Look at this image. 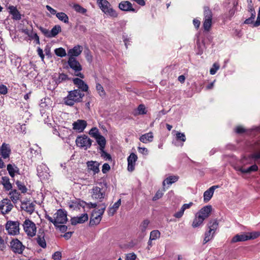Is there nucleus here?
I'll return each mask as SVG.
<instances>
[{
	"label": "nucleus",
	"mask_w": 260,
	"mask_h": 260,
	"mask_svg": "<svg viewBox=\"0 0 260 260\" xmlns=\"http://www.w3.org/2000/svg\"><path fill=\"white\" fill-rule=\"evenodd\" d=\"M252 158L257 159L260 158V150L257 152H255L254 154L252 155Z\"/></svg>",
	"instance_id": "774afa93"
},
{
	"label": "nucleus",
	"mask_w": 260,
	"mask_h": 260,
	"mask_svg": "<svg viewBox=\"0 0 260 260\" xmlns=\"http://www.w3.org/2000/svg\"><path fill=\"white\" fill-rule=\"evenodd\" d=\"M39 29L47 38H49V30L46 28L40 26Z\"/></svg>",
	"instance_id": "5fc2aeb1"
},
{
	"label": "nucleus",
	"mask_w": 260,
	"mask_h": 260,
	"mask_svg": "<svg viewBox=\"0 0 260 260\" xmlns=\"http://www.w3.org/2000/svg\"><path fill=\"white\" fill-rule=\"evenodd\" d=\"M260 235L259 232H253L247 233L246 234H237L235 235L232 239V243L238 242L245 241L248 240L254 239Z\"/></svg>",
	"instance_id": "39448f33"
},
{
	"label": "nucleus",
	"mask_w": 260,
	"mask_h": 260,
	"mask_svg": "<svg viewBox=\"0 0 260 260\" xmlns=\"http://www.w3.org/2000/svg\"><path fill=\"white\" fill-rule=\"evenodd\" d=\"M138 157L137 155L134 153H132L127 158V170L132 172L135 170L136 162L137 160Z\"/></svg>",
	"instance_id": "a211bd4d"
},
{
	"label": "nucleus",
	"mask_w": 260,
	"mask_h": 260,
	"mask_svg": "<svg viewBox=\"0 0 260 260\" xmlns=\"http://www.w3.org/2000/svg\"><path fill=\"white\" fill-rule=\"evenodd\" d=\"M8 92L7 87L4 85H0V93L3 94H6Z\"/></svg>",
	"instance_id": "4d7b16f0"
},
{
	"label": "nucleus",
	"mask_w": 260,
	"mask_h": 260,
	"mask_svg": "<svg viewBox=\"0 0 260 260\" xmlns=\"http://www.w3.org/2000/svg\"><path fill=\"white\" fill-rule=\"evenodd\" d=\"M13 208V205L8 199H4L0 203V210L4 215L9 213Z\"/></svg>",
	"instance_id": "ddd939ff"
},
{
	"label": "nucleus",
	"mask_w": 260,
	"mask_h": 260,
	"mask_svg": "<svg viewBox=\"0 0 260 260\" xmlns=\"http://www.w3.org/2000/svg\"><path fill=\"white\" fill-rule=\"evenodd\" d=\"M90 193L92 199L102 201L105 198V190L103 187L95 186L93 187Z\"/></svg>",
	"instance_id": "9b49d317"
},
{
	"label": "nucleus",
	"mask_w": 260,
	"mask_h": 260,
	"mask_svg": "<svg viewBox=\"0 0 260 260\" xmlns=\"http://www.w3.org/2000/svg\"><path fill=\"white\" fill-rule=\"evenodd\" d=\"M2 184H3L5 188L9 190L11 189L12 187L11 183L10 182L9 179L8 177H3L2 178Z\"/></svg>",
	"instance_id": "c9c22d12"
},
{
	"label": "nucleus",
	"mask_w": 260,
	"mask_h": 260,
	"mask_svg": "<svg viewBox=\"0 0 260 260\" xmlns=\"http://www.w3.org/2000/svg\"><path fill=\"white\" fill-rule=\"evenodd\" d=\"M76 144L77 146L86 150L90 147L92 140L87 136L82 135L77 137Z\"/></svg>",
	"instance_id": "1a4fd4ad"
},
{
	"label": "nucleus",
	"mask_w": 260,
	"mask_h": 260,
	"mask_svg": "<svg viewBox=\"0 0 260 260\" xmlns=\"http://www.w3.org/2000/svg\"><path fill=\"white\" fill-rule=\"evenodd\" d=\"M16 184L17 185V187L18 188V189L19 190H20L23 193H24V192H26V191H27V188H26V187L22 184L19 181H17L16 182Z\"/></svg>",
	"instance_id": "603ef678"
},
{
	"label": "nucleus",
	"mask_w": 260,
	"mask_h": 260,
	"mask_svg": "<svg viewBox=\"0 0 260 260\" xmlns=\"http://www.w3.org/2000/svg\"><path fill=\"white\" fill-rule=\"evenodd\" d=\"M11 200L13 203H16L20 200V193L16 190H14L9 193Z\"/></svg>",
	"instance_id": "c756f323"
},
{
	"label": "nucleus",
	"mask_w": 260,
	"mask_h": 260,
	"mask_svg": "<svg viewBox=\"0 0 260 260\" xmlns=\"http://www.w3.org/2000/svg\"><path fill=\"white\" fill-rule=\"evenodd\" d=\"M258 169V167L256 165H252L250 167L245 169V168H240V171L243 173H250L252 172H254L257 171Z\"/></svg>",
	"instance_id": "f704fd0d"
},
{
	"label": "nucleus",
	"mask_w": 260,
	"mask_h": 260,
	"mask_svg": "<svg viewBox=\"0 0 260 260\" xmlns=\"http://www.w3.org/2000/svg\"><path fill=\"white\" fill-rule=\"evenodd\" d=\"M102 156L106 160H111V155L105 152H103V153L102 154Z\"/></svg>",
	"instance_id": "e2e57ef3"
},
{
	"label": "nucleus",
	"mask_w": 260,
	"mask_h": 260,
	"mask_svg": "<svg viewBox=\"0 0 260 260\" xmlns=\"http://www.w3.org/2000/svg\"><path fill=\"white\" fill-rule=\"evenodd\" d=\"M153 136L151 132H149L142 135L140 137V141L144 143H147L153 141Z\"/></svg>",
	"instance_id": "cd10ccee"
},
{
	"label": "nucleus",
	"mask_w": 260,
	"mask_h": 260,
	"mask_svg": "<svg viewBox=\"0 0 260 260\" xmlns=\"http://www.w3.org/2000/svg\"><path fill=\"white\" fill-rule=\"evenodd\" d=\"M73 8L77 12L81 14H85L87 11L86 9L83 8L78 4L74 5L73 6Z\"/></svg>",
	"instance_id": "79ce46f5"
},
{
	"label": "nucleus",
	"mask_w": 260,
	"mask_h": 260,
	"mask_svg": "<svg viewBox=\"0 0 260 260\" xmlns=\"http://www.w3.org/2000/svg\"><path fill=\"white\" fill-rule=\"evenodd\" d=\"M68 205L70 209L74 210L79 209L80 207L84 208L86 203L80 200L75 199L69 202Z\"/></svg>",
	"instance_id": "dca6fc26"
},
{
	"label": "nucleus",
	"mask_w": 260,
	"mask_h": 260,
	"mask_svg": "<svg viewBox=\"0 0 260 260\" xmlns=\"http://www.w3.org/2000/svg\"><path fill=\"white\" fill-rule=\"evenodd\" d=\"M219 69V65L217 63H214L212 67L210 70V73L211 75H214L217 70Z\"/></svg>",
	"instance_id": "49530a36"
},
{
	"label": "nucleus",
	"mask_w": 260,
	"mask_h": 260,
	"mask_svg": "<svg viewBox=\"0 0 260 260\" xmlns=\"http://www.w3.org/2000/svg\"><path fill=\"white\" fill-rule=\"evenodd\" d=\"M46 9L49 11V12L52 15H56L57 13H56V11L51 8L50 6L47 5L46 6Z\"/></svg>",
	"instance_id": "338daca9"
},
{
	"label": "nucleus",
	"mask_w": 260,
	"mask_h": 260,
	"mask_svg": "<svg viewBox=\"0 0 260 260\" xmlns=\"http://www.w3.org/2000/svg\"><path fill=\"white\" fill-rule=\"evenodd\" d=\"M73 83L75 84L81 91L86 92L88 90V86L82 80L76 78L73 79Z\"/></svg>",
	"instance_id": "6ab92c4d"
},
{
	"label": "nucleus",
	"mask_w": 260,
	"mask_h": 260,
	"mask_svg": "<svg viewBox=\"0 0 260 260\" xmlns=\"http://www.w3.org/2000/svg\"><path fill=\"white\" fill-rule=\"evenodd\" d=\"M45 234L43 232L38 233L37 237L36 238V241L37 243L42 248H45L46 247V243L44 238Z\"/></svg>",
	"instance_id": "bb28decb"
},
{
	"label": "nucleus",
	"mask_w": 260,
	"mask_h": 260,
	"mask_svg": "<svg viewBox=\"0 0 260 260\" xmlns=\"http://www.w3.org/2000/svg\"><path fill=\"white\" fill-rule=\"evenodd\" d=\"M100 8L105 13L112 17H116L117 14L115 11L110 8L109 3L106 0H98Z\"/></svg>",
	"instance_id": "6e6552de"
},
{
	"label": "nucleus",
	"mask_w": 260,
	"mask_h": 260,
	"mask_svg": "<svg viewBox=\"0 0 260 260\" xmlns=\"http://www.w3.org/2000/svg\"><path fill=\"white\" fill-rule=\"evenodd\" d=\"M11 247L13 251L19 254L22 253L24 246L22 243L17 239H13L10 243Z\"/></svg>",
	"instance_id": "4468645a"
},
{
	"label": "nucleus",
	"mask_w": 260,
	"mask_h": 260,
	"mask_svg": "<svg viewBox=\"0 0 260 260\" xmlns=\"http://www.w3.org/2000/svg\"><path fill=\"white\" fill-rule=\"evenodd\" d=\"M61 30L59 25H55L49 31V38L55 37Z\"/></svg>",
	"instance_id": "2f4dec72"
},
{
	"label": "nucleus",
	"mask_w": 260,
	"mask_h": 260,
	"mask_svg": "<svg viewBox=\"0 0 260 260\" xmlns=\"http://www.w3.org/2000/svg\"><path fill=\"white\" fill-rule=\"evenodd\" d=\"M249 11L251 13V16L250 17V18H251L252 20H254L255 17V12L252 6H250V7H249Z\"/></svg>",
	"instance_id": "13d9d810"
},
{
	"label": "nucleus",
	"mask_w": 260,
	"mask_h": 260,
	"mask_svg": "<svg viewBox=\"0 0 260 260\" xmlns=\"http://www.w3.org/2000/svg\"><path fill=\"white\" fill-rule=\"evenodd\" d=\"M6 230L8 234L16 235L19 233V222L17 221L9 220L6 224Z\"/></svg>",
	"instance_id": "9d476101"
},
{
	"label": "nucleus",
	"mask_w": 260,
	"mask_h": 260,
	"mask_svg": "<svg viewBox=\"0 0 260 260\" xmlns=\"http://www.w3.org/2000/svg\"><path fill=\"white\" fill-rule=\"evenodd\" d=\"M139 114H144L146 113L145 107L144 105L141 104L138 107Z\"/></svg>",
	"instance_id": "8fccbe9b"
},
{
	"label": "nucleus",
	"mask_w": 260,
	"mask_h": 260,
	"mask_svg": "<svg viewBox=\"0 0 260 260\" xmlns=\"http://www.w3.org/2000/svg\"><path fill=\"white\" fill-rule=\"evenodd\" d=\"M118 7L121 10L123 11L136 12L135 9L133 8L132 4L128 1H122L119 3Z\"/></svg>",
	"instance_id": "aec40b11"
},
{
	"label": "nucleus",
	"mask_w": 260,
	"mask_h": 260,
	"mask_svg": "<svg viewBox=\"0 0 260 260\" xmlns=\"http://www.w3.org/2000/svg\"><path fill=\"white\" fill-rule=\"evenodd\" d=\"M176 138L177 140H181L183 142H185L186 140V138L184 134L178 132H177L176 133Z\"/></svg>",
	"instance_id": "3c124183"
},
{
	"label": "nucleus",
	"mask_w": 260,
	"mask_h": 260,
	"mask_svg": "<svg viewBox=\"0 0 260 260\" xmlns=\"http://www.w3.org/2000/svg\"><path fill=\"white\" fill-rule=\"evenodd\" d=\"M55 54L59 57H63L67 55L65 49L62 47L56 48L54 50Z\"/></svg>",
	"instance_id": "58836bf2"
},
{
	"label": "nucleus",
	"mask_w": 260,
	"mask_h": 260,
	"mask_svg": "<svg viewBox=\"0 0 260 260\" xmlns=\"http://www.w3.org/2000/svg\"><path fill=\"white\" fill-rule=\"evenodd\" d=\"M192 205L193 203L192 202H190L188 204H184L181 208L184 211L186 209L190 208Z\"/></svg>",
	"instance_id": "0e129e2a"
},
{
	"label": "nucleus",
	"mask_w": 260,
	"mask_h": 260,
	"mask_svg": "<svg viewBox=\"0 0 260 260\" xmlns=\"http://www.w3.org/2000/svg\"><path fill=\"white\" fill-rule=\"evenodd\" d=\"M259 25H260V8L259 9V11L256 21L254 23V27L258 26Z\"/></svg>",
	"instance_id": "69168bd1"
},
{
	"label": "nucleus",
	"mask_w": 260,
	"mask_h": 260,
	"mask_svg": "<svg viewBox=\"0 0 260 260\" xmlns=\"http://www.w3.org/2000/svg\"><path fill=\"white\" fill-rule=\"evenodd\" d=\"M96 89L101 96L105 95V92L103 86L99 83H96Z\"/></svg>",
	"instance_id": "c03bdc74"
},
{
	"label": "nucleus",
	"mask_w": 260,
	"mask_h": 260,
	"mask_svg": "<svg viewBox=\"0 0 260 260\" xmlns=\"http://www.w3.org/2000/svg\"><path fill=\"white\" fill-rule=\"evenodd\" d=\"M23 230L26 235L29 237H34L37 232V227L35 223L29 219H26L23 223Z\"/></svg>",
	"instance_id": "423d86ee"
},
{
	"label": "nucleus",
	"mask_w": 260,
	"mask_h": 260,
	"mask_svg": "<svg viewBox=\"0 0 260 260\" xmlns=\"http://www.w3.org/2000/svg\"><path fill=\"white\" fill-rule=\"evenodd\" d=\"M46 218L53 224L57 226L59 224H64L67 221V212L61 209L58 210L53 215V217H51L48 215Z\"/></svg>",
	"instance_id": "20e7f679"
},
{
	"label": "nucleus",
	"mask_w": 260,
	"mask_h": 260,
	"mask_svg": "<svg viewBox=\"0 0 260 260\" xmlns=\"http://www.w3.org/2000/svg\"><path fill=\"white\" fill-rule=\"evenodd\" d=\"M61 258V253L59 251H56L52 255V258L54 260H60Z\"/></svg>",
	"instance_id": "864d4df0"
},
{
	"label": "nucleus",
	"mask_w": 260,
	"mask_h": 260,
	"mask_svg": "<svg viewBox=\"0 0 260 260\" xmlns=\"http://www.w3.org/2000/svg\"><path fill=\"white\" fill-rule=\"evenodd\" d=\"M29 37L30 39L35 40L37 44H40L39 37L38 36V35L37 34V33L32 31V33H31V34Z\"/></svg>",
	"instance_id": "09e8293b"
},
{
	"label": "nucleus",
	"mask_w": 260,
	"mask_h": 260,
	"mask_svg": "<svg viewBox=\"0 0 260 260\" xmlns=\"http://www.w3.org/2000/svg\"><path fill=\"white\" fill-rule=\"evenodd\" d=\"M82 47L80 45L75 46L73 48L70 49L68 51V55L70 57L79 56L82 51Z\"/></svg>",
	"instance_id": "a878e982"
},
{
	"label": "nucleus",
	"mask_w": 260,
	"mask_h": 260,
	"mask_svg": "<svg viewBox=\"0 0 260 260\" xmlns=\"http://www.w3.org/2000/svg\"><path fill=\"white\" fill-rule=\"evenodd\" d=\"M84 96V93L79 89L71 90L68 92V95L63 99L64 104L73 106L74 104L82 102Z\"/></svg>",
	"instance_id": "f03ea898"
},
{
	"label": "nucleus",
	"mask_w": 260,
	"mask_h": 260,
	"mask_svg": "<svg viewBox=\"0 0 260 260\" xmlns=\"http://www.w3.org/2000/svg\"><path fill=\"white\" fill-rule=\"evenodd\" d=\"M11 152L10 146L8 144L4 143L0 148V154L4 159L9 158Z\"/></svg>",
	"instance_id": "f3484780"
},
{
	"label": "nucleus",
	"mask_w": 260,
	"mask_h": 260,
	"mask_svg": "<svg viewBox=\"0 0 260 260\" xmlns=\"http://www.w3.org/2000/svg\"><path fill=\"white\" fill-rule=\"evenodd\" d=\"M88 170L92 171L94 174L98 173L100 171V164L96 161H89L87 162Z\"/></svg>",
	"instance_id": "b1692460"
},
{
	"label": "nucleus",
	"mask_w": 260,
	"mask_h": 260,
	"mask_svg": "<svg viewBox=\"0 0 260 260\" xmlns=\"http://www.w3.org/2000/svg\"><path fill=\"white\" fill-rule=\"evenodd\" d=\"M212 207L211 205H207L202 208L194 214V217L191 223L193 228H198L202 226L204 221L210 215Z\"/></svg>",
	"instance_id": "f257e3e1"
},
{
	"label": "nucleus",
	"mask_w": 260,
	"mask_h": 260,
	"mask_svg": "<svg viewBox=\"0 0 260 260\" xmlns=\"http://www.w3.org/2000/svg\"><path fill=\"white\" fill-rule=\"evenodd\" d=\"M160 236V233L158 230H153L150 232V240H155L158 239Z\"/></svg>",
	"instance_id": "a19ab883"
},
{
	"label": "nucleus",
	"mask_w": 260,
	"mask_h": 260,
	"mask_svg": "<svg viewBox=\"0 0 260 260\" xmlns=\"http://www.w3.org/2000/svg\"><path fill=\"white\" fill-rule=\"evenodd\" d=\"M212 19V13L211 11L207 7L204 8V21L203 23L204 28L205 30H209Z\"/></svg>",
	"instance_id": "f8f14e48"
},
{
	"label": "nucleus",
	"mask_w": 260,
	"mask_h": 260,
	"mask_svg": "<svg viewBox=\"0 0 260 260\" xmlns=\"http://www.w3.org/2000/svg\"><path fill=\"white\" fill-rule=\"evenodd\" d=\"M138 151L140 153L147 155L148 154V149L145 147H138Z\"/></svg>",
	"instance_id": "680f3d73"
},
{
	"label": "nucleus",
	"mask_w": 260,
	"mask_h": 260,
	"mask_svg": "<svg viewBox=\"0 0 260 260\" xmlns=\"http://www.w3.org/2000/svg\"><path fill=\"white\" fill-rule=\"evenodd\" d=\"M56 17L60 20L65 23H69V17L67 15L63 12H59L56 14Z\"/></svg>",
	"instance_id": "473e14b6"
},
{
	"label": "nucleus",
	"mask_w": 260,
	"mask_h": 260,
	"mask_svg": "<svg viewBox=\"0 0 260 260\" xmlns=\"http://www.w3.org/2000/svg\"><path fill=\"white\" fill-rule=\"evenodd\" d=\"M218 188V185H213L206 190L204 193V201L208 202L212 197L215 189Z\"/></svg>",
	"instance_id": "4be33fe9"
},
{
	"label": "nucleus",
	"mask_w": 260,
	"mask_h": 260,
	"mask_svg": "<svg viewBox=\"0 0 260 260\" xmlns=\"http://www.w3.org/2000/svg\"><path fill=\"white\" fill-rule=\"evenodd\" d=\"M179 177L178 176H170L163 181L162 185L164 186H165L166 184L171 185L177 181Z\"/></svg>",
	"instance_id": "c85d7f7f"
},
{
	"label": "nucleus",
	"mask_w": 260,
	"mask_h": 260,
	"mask_svg": "<svg viewBox=\"0 0 260 260\" xmlns=\"http://www.w3.org/2000/svg\"><path fill=\"white\" fill-rule=\"evenodd\" d=\"M89 134L94 138H96L97 137L100 135L99 130L96 127L92 128L90 130Z\"/></svg>",
	"instance_id": "a18cd8bd"
},
{
	"label": "nucleus",
	"mask_w": 260,
	"mask_h": 260,
	"mask_svg": "<svg viewBox=\"0 0 260 260\" xmlns=\"http://www.w3.org/2000/svg\"><path fill=\"white\" fill-rule=\"evenodd\" d=\"M136 255L134 253H128L126 255L125 260H135Z\"/></svg>",
	"instance_id": "bf43d9fd"
},
{
	"label": "nucleus",
	"mask_w": 260,
	"mask_h": 260,
	"mask_svg": "<svg viewBox=\"0 0 260 260\" xmlns=\"http://www.w3.org/2000/svg\"><path fill=\"white\" fill-rule=\"evenodd\" d=\"M87 126V122L84 120L78 119L73 123V129L78 133H82Z\"/></svg>",
	"instance_id": "2eb2a0df"
},
{
	"label": "nucleus",
	"mask_w": 260,
	"mask_h": 260,
	"mask_svg": "<svg viewBox=\"0 0 260 260\" xmlns=\"http://www.w3.org/2000/svg\"><path fill=\"white\" fill-rule=\"evenodd\" d=\"M218 226V222L216 220H213L210 222L209 223V229L210 231L213 232V234H214L215 231L217 229Z\"/></svg>",
	"instance_id": "72a5a7b5"
},
{
	"label": "nucleus",
	"mask_w": 260,
	"mask_h": 260,
	"mask_svg": "<svg viewBox=\"0 0 260 260\" xmlns=\"http://www.w3.org/2000/svg\"><path fill=\"white\" fill-rule=\"evenodd\" d=\"M68 64L71 68L75 71V76H78L81 78H84L83 74L80 72L82 70L81 66L75 57L72 56L70 57L68 60Z\"/></svg>",
	"instance_id": "0eeeda50"
},
{
	"label": "nucleus",
	"mask_w": 260,
	"mask_h": 260,
	"mask_svg": "<svg viewBox=\"0 0 260 260\" xmlns=\"http://www.w3.org/2000/svg\"><path fill=\"white\" fill-rule=\"evenodd\" d=\"M95 139H96L98 144L100 146V147L102 148H104L106 145L105 138L103 136L100 135Z\"/></svg>",
	"instance_id": "4c0bfd02"
},
{
	"label": "nucleus",
	"mask_w": 260,
	"mask_h": 260,
	"mask_svg": "<svg viewBox=\"0 0 260 260\" xmlns=\"http://www.w3.org/2000/svg\"><path fill=\"white\" fill-rule=\"evenodd\" d=\"M21 208L29 213H32L34 211V205L30 201L22 202Z\"/></svg>",
	"instance_id": "393cba45"
},
{
	"label": "nucleus",
	"mask_w": 260,
	"mask_h": 260,
	"mask_svg": "<svg viewBox=\"0 0 260 260\" xmlns=\"http://www.w3.org/2000/svg\"><path fill=\"white\" fill-rule=\"evenodd\" d=\"M88 219V216L87 213L82 214L80 216L74 217L71 219V223L72 225H76L78 223H82L86 221Z\"/></svg>",
	"instance_id": "412c9836"
},
{
	"label": "nucleus",
	"mask_w": 260,
	"mask_h": 260,
	"mask_svg": "<svg viewBox=\"0 0 260 260\" xmlns=\"http://www.w3.org/2000/svg\"><path fill=\"white\" fill-rule=\"evenodd\" d=\"M165 191V188L159 189L158 190H157L154 196L153 197V201H155L161 198L162 197Z\"/></svg>",
	"instance_id": "37998d69"
},
{
	"label": "nucleus",
	"mask_w": 260,
	"mask_h": 260,
	"mask_svg": "<svg viewBox=\"0 0 260 260\" xmlns=\"http://www.w3.org/2000/svg\"><path fill=\"white\" fill-rule=\"evenodd\" d=\"M7 170L9 172V175L12 177H14L15 176V174L16 173H18L19 172V169L16 166H13L11 164H9L7 165Z\"/></svg>",
	"instance_id": "7c9ffc66"
},
{
	"label": "nucleus",
	"mask_w": 260,
	"mask_h": 260,
	"mask_svg": "<svg viewBox=\"0 0 260 260\" xmlns=\"http://www.w3.org/2000/svg\"><path fill=\"white\" fill-rule=\"evenodd\" d=\"M9 12L12 15V18L14 20H19L21 19V14L16 7L10 6L8 7Z\"/></svg>",
	"instance_id": "5701e85b"
},
{
	"label": "nucleus",
	"mask_w": 260,
	"mask_h": 260,
	"mask_svg": "<svg viewBox=\"0 0 260 260\" xmlns=\"http://www.w3.org/2000/svg\"><path fill=\"white\" fill-rule=\"evenodd\" d=\"M214 234H213V232L209 230L205 233V237L203 240V243L206 244L208 241L211 240L214 236Z\"/></svg>",
	"instance_id": "ea45409f"
},
{
	"label": "nucleus",
	"mask_w": 260,
	"mask_h": 260,
	"mask_svg": "<svg viewBox=\"0 0 260 260\" xmlns=\"http://www.w3.org/2000/svg\"><path fill=\"white\" fill-rule=\"evenodd\" d=\"M67 80H68L67 75L64 74H60L57 79L56 82L60 83L61 82L67 81Z\"/></svg>",
	"instance_id": "de8ad7c7"
},
{
	"label": "nucleus",
	"mask_w": 260,
	"mask_h": 260,
	"mask_svg": "<svg viewBox=\"0 0 260 260\" xmlns=\"http://www.w3.org/2000/svg\"><path fill=\"white\" fill-rule=\"evenodd\" d=\"M106 207L107 205L102 203L98 206V209H95L92 211L89 222L91 226L96 225L100 223Z\"/></svg>",
	"instance_id": "7ed1b4c3"
},
{
	"label": "nucleus",
	"mask_w": 260,
	"mask_h": 260,
	"mask_svg": "<svg viewBox=\"0 0 260 260\" xmlns=\"http://www.w3.org/2000/svg\"><path fill=\"white\" fill-rule=\"evenodd\" d=\"M184 211L182 210V209L181 208L180 211H179L178 212H176L174 215V216L176 218H181L183 214H184Z\"/></svg>",
	"instance_id": "052dcab7"
},
{
	"label": "nucleus",
	"mask_w": 260,
	"mask_h": 260,
	"mask_svg": "<svg viewBox=\"0 0 260 260\" xmlns=\"http://www.w3.org/2000/svg\"><path fill=\"white\" fill-rule=\"evenodd\" d=\"M110 169V167L109 164L105 163L102 167V172L103 173H106Z\"/></svg>",
	"instance_id": "6e6d98bb"
},
{
	"label": "nucleus",
	"mask_w": 260,
	"mask_h": 260,
	"mask_svg": "<svg viewBox=\"0 0 260 260\" xmlns=\"http://www.w3.org/2000/svg\"><path fill=\"white\" fill-rule=\"evenodd\" d=\"M150 222L148 220L146 219L143 221L140 225L139 230L142 233H145Z\"/></svg>",
	"instance_id": "e433bc0d"
}]
</instances>
